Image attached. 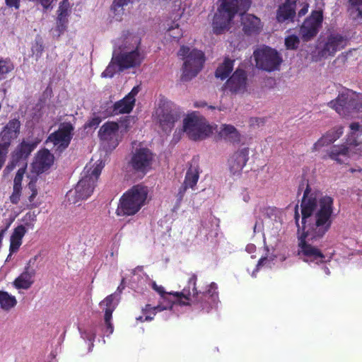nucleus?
<instances>
[{"label": "nucleus", "mask_w": 362, "mask_h": 362, "mask_svg": "<svg viewBox=\"0 0 362 362\" xmlns=\"http://www.w3.org/2000/svg\"><path fill=\"white\" fill-rule=\"evenodd\" d=\"M35 271L29 266L13 281L14 286L18 288L28 289L34 283Z\"/></svg>", "instance_id": "obj_26"}, {"label": "nucleus", "mask_w": 362, "mask_h": 362, "mask_svg": "<svg viewBox=\"0 0 362 362\" xmlns=\"http://www.w3.org/2000/svg\"><path fill=\"white\" fill-rule=\"evenodd\" d=\"M132 0H114L111 6V10L115 13L119 9L123 10V6L127 5Z\"/></svg>", "instance_id": "obj_43"}, {"label": "nucleus", "mask_w": 362, "mask_h": 362, "mask_svg": "<svg viewBox=\"0 0 362 362\" xmlns=\"http://www.w3.org/2000/svg\"><path fill=\"white\" fill-rule=\"evenodd\" d=\"M165 309L164 307L160 305L151 306L150 304H146L144 307L145 312L153 310V315H155L156 313L160 312Z\"/></svg>", "instance_id": "obj_46"}, {"label": "nucleus", "mask_w": 362, "mask_h": 362, "mask_svg": "<svg viewBox=\"0 0 362 362\" xmlns=\"http://www.w3.org/2000/svg\"><path fill=\"white\" fill-rule=\"evenodd\" d=\"M118 71L119 66L112 59V62L106 67L105 70L102 73V76L105 78H112Z\"/></svg>", "instance_id": "obj_35"}, {"label": "nucleus", "mask_w": 362, "mask_h": 362, "mask_svg": "<svg viewBox=\"0 0 362 362\" xmlns=\"http://www.w3.org/2000/svg\"><path fill=\"white\" fill-rule=\"evenodd\" d=\"M168 35L174 40H179L182 36V30L178 23L172 22L171 25L168 28Z\"/></svg>", "instance_id": "obj_33"}, {"label": "nucleus", "mask_w": 362, "mask_h": 362, "mask_svg": "<svg viewBox=\"0 0 362 362\" xmlns=\"http://www.w3.org/2000/svg\"><path fill=\"white\" fill-rule=\"evenodd\" d=\"M21 123L17 118L10 119L0 132V170L3 168L8 148L21 132Z\"/></svg>", "instance_id": "obj_8"}, {"label": "nucleus", "mask_w": 362, "mask_h": 362, "mask_svg": "<svg viewBox=\"0 0 362 362\" xmlns=\"http://www.w3.org/2000/svg\"><path fill=\"white\" fill-rule=\"evenodd\" d=\"M294 219H295V222L298 226V233L299 235L302 233V226L300 227L299 225L300 215L298 214L297 208L296 209Z\"/></svg>", "instance_id": "obj_54"}, {"label": "nucleus", "mask_w": 362, "mask_h": 362, "mask_svg": "<svg viewBox=\"0 0 362 362\" xmlns=\"http://www.w3.org/2000/svg\"><path fill=\"white\" fill-rule=\"evenodd\" d=\"M249 148L243 147L235 151L228 158V164L233 175H240L249 160Z\"/></svg>", "instance_id": "obj_15"}, {"label": "nucleus", "mask_w": 362, "mask_h": 362, "mask_svg": "<svg viewBox=\"0 0 362 362\" xmlns=\"http://www.w3.org/2000/svg\"><path fill=\"white\" fill-rule=\"evenodd\" d=\"M206 105V103H204V102H200V103H195V107H204Z\"/></svg>", "instance_id": "obj_57"}, {"label": "nucleus", "mask_w": 362, "mask_h": 362, "mask_svg": "<svg viewBox=\"0 0 362 362\" xmlns=\"http://www.w3.org/2000/svg\"><path fill=\"white\" fill-rule=\"evenodd\" d=\"M209 108L211 109V110H215L216 109V107L214 106H212V105L209 106Z\"/></svg>", "instance_id": "obj_61"}, {"label": "nucleus", "mask_w": 362, "mask_h": 362, "mask_svg": "<svg viewBox=\"0 0 362 362\" xmlns=\"http://www.w3.org/2000/svg\"><path fill=\"white\" fill-rule=\"evenodd\" d=\"M104 165L100 162L93 169L86 166L81 180L75 187V202L88 199L93 192Z\"/></svg>", "instance_id": "obj_7"}, {"label": "nucleus", "mask_w": 362, "mask_h": 362, "mask_svg": "<svg viewBox=\"0 0 362 362\" xmlns=\"http://www.w3.org/2000/svg\"><path fill=\"white\" fill-rule=\"evenodd\" d=\"M264 122V119L259 117H251L249 121L250 125L251 127L259 126L260 124H262Z\"/></svg>", "instance_id": "obj_50"}, {"label": "nucleus", "mask_w": 362, "mask_h": 362, "mask_svg": "<svg viewBox=\"0 0 362 362\" xmlns=\"http://www.w3.org/2000/svg\"><path fill=\"white\" fill-rule=\"evenodd\" d=\"M349 2L358 11V16L362 17V0H349Z\"/></svg>", "instance_id": "obj_45"}, {"label": "nucleus", "mask_w": 362, "mask_h": 362, "mask_svg": "<svg viewBox=\"0 0 362 362\" xmlns=\"http://www.w3.org/2000/svg\"><path fill=\"white\" fill-rule=\"evenodd\" d=\"M156 113L160 126L165 132H171L175 123L180 118L177 111L168 107H160Z\"/></svg>", "instance_id": "obj_17"}, {"label": "nucleus", "mask_w": 362, "mask_h": 362, "mask_svg": "<svg viewBox=\"0 0 362 362\" xmlns=\"http://www.w3.org/2000/svg\"><path fill=\"white\" fill-rule=\"evenodd\" d=\"M323 11L314 10L300 27V35L303 42L313 40L318 34L323 22Z\"/></svg>", "instance_id": "obj_13"}, {"label": "nucleus", "mask_w": 362, "mask_h": 362, "mask_svg": "<svg viewBox=\"0 0 362 362\" xmlns=\"http://www.w3.org/2000/svg\"><path fill=\"white\" fill-rule=\"evenodd\" d=\"M177 54L185 61L181 79L183 81H188L195 77L202 69L205 62L204 53L201 50L190 49L189 47L182 45Z\"/></svg>", "instance_id": "obj_5"}, {"label": "nucleus", "mask_w": 362, "mask_h": 362, "mask_svg": "<svg viewBox=\"0 0 362 362\" xmlns=\"http://www.w3.org/2000/svg\"><path fill=\"white\" fill-rule=\"evenodd\" d=\"M116 293H112L105 298L100 303V305H104V323L105 327V332L109 335L113 333L114 326L112 322V313L116 309L117 303H115Z\"/></svg>", "instance_id": "obj_19"}, {"label": "nucleus", "mask_w": 362, "mask_h": 362, "mask_svg": "<svg viewBox=\"0 0 362 362\" xmlns=\"http://www.w3.org/2000/svg\"><path fill=\"white\" fill-rule=\"evenodd\" d=\"M7 6L12 8L14 7L16 9L20 8L21 0H5Z\"/></svg>", "instance_id": "obj_51"}, {"label": "nucleus", "mask_w": 362, "mask_h": 362, "mask_svg": "<svg viewBox=\"0 0 362 362\" xmlns=\"http://www.w3.org/2000/svg\"><path fill=\"white\" fill-rule=\"evenodd\" d=\"M119 130V124L115 122H107L102 125L98 136L102 141H110L116 137Z\"/></svg>", "instance_id": "obj_27"}, {"label": "nucleus", "mask_w": 362, "mask_h": 362, "mask_svg": "<svg viewBox=\"0 0 362 362\" xmlns=\"http://www.w3.org/2000/svg\"><path fill=\"white\" fill-rule=\"evenodd\" d=\"M142 312L144 315H145V320L146 321H151L153 319L154 315H153V310L151 311H144V308L142 309Z\"/></svg>", "instance_id": "obj_55"}, {"label": "nucleus", "mask_w": 362, "mask_h": 362, "mask_svg": "<svg viewBox=\"0 0 362 362\" xmlns=\"http://www.w3.org/2000/svg\"><path fill=\"white\" fill-rule=\"evenodd\" d=\"M199 177L198 167L191 165L187 170L183 184L188 187L194 188L196 186Z\"/></svg>", "instance_id": "obj_30"}, {"label": "nucleus", "mask_w": 362, "mask_h": 362, "mask_svg": "<svg viewBox=\"0 0 362 362\" xmlns=\"http://www.w3.org/2000/svg\"><path fill=\"white\" fill-rule=\"evenodd\" d=\"M136 320H139V321H141V322H144V321H146V320H145V318L144 319L143 316H140V317H137V318H136Z\"/></svg>", "instance_id": "obj_60"}, {"label": "nucleus", "mask_w": 362, "mask_h": 362, "mask_svg": "<svg viewBox=\"0 0 362 362\" xmlns=\"http://www.w3.org/2000/svg\"><path fill=\"white\" fill-rule=\"evenodd\" d=\"M134 105L133 100H130L124 96L122 99L115 102L106 110L105 116L111 117L120 114H129L132 111Z\"/></svg>", "instance_id": "obj_23"}, {"label": "nucleus", "mask_w": 362, "mask_h": 362, "mask_svg": "<svg viewBox=\"0 0 362 362\" xmlns=\"http://www.w3.org/2000/svg\"><path fill=\"white\" fill-rule=\"evenodd\" d=\"M68 21V18L57 16L56 30L58 31V36H60L66 30Z\"/></svg>", "instance_id": "obj_37"}, {"label": "nucleus", "mask_w": 362, "mask_h": 362, "mask_svg": "<svg viewBox=\"0 0 362 362\" xmlns=\"http://www.w3.org/2000/svg\"><path fill=\"white\" fill-rule=\"evenodd\" d=\"M253 55L257 67L268 72L279 69L282 62L279 52L269 47L256 49Z\"/></svg>", "instance_id": "obj_11"}, {"label": "nucleus", "mask_w": 362, "mask_h": 362, "mask_svg": "<svg viewBox=\"0 0 362 362\" xmlns=\"http://www.w3.org/2000/svg\"><path fill=\"white\" fill-rule=\"evenodd\" d=\"M226 139H228L229 141L233 144H239L241 141V135L238 130H236V134H231L229 135Z\"/></svg>", "instance_id": "obj_48"}, {"label": "nucleus", "mask_w": 362, "mask_h": 362, "mask_svg": "<svg viewBox=\"0 0 362 362\" xmlns=\"http://www.w3.org/2000/svg\"><path fill=\"white\" fill-rule=\"evenodd\" d=\"M31 51L33 54L36 56L37 59L41 57L44 51V46L41 39L35 40V42L32 45Z\"/></svg>", "instance_id": "obj_38"}, {"label": "nucleus", "mask_w": 362, "mask_h": 362, "mask_svg": "<svg viewBox=\"0 0 362 362\" xmlns=\"http://www.w3.org/2000/svg\"><path fill=\"white\" fill-rule=\"evenodd\" d=\"M74 127L71 123H61L59 129L48 136L45 144H53L54 151L62 153L69 147L74 136Z\"/></svg>", "instance_id": "obj_12"}, {"label": "nucleus", "mask_w": 362, "mask_h": 362, "mask_svg": "<svg viewBox=\"0 0 362 362\" xmlns=\"http://www.w3.org/2000/svg\"><path fill=\"white\" fill-rule=\"evenodd\" d=\"M347 38L340 34H330L327 36L319 54L322 57L334 56L335 53L344 49L347 45Z\"/></svg>", "instance_id": "obj_14"}, {"label": "nucleus", "mask_w": 362, "mask_h": 362, "mask_svg": "<svg viewBox=\"0 0 362 362\" xmlns=\"http://www.w3.org/2000/svg\"><path fill=\"white\" fill-rule=\"evenodd\" d=\"M28 189L30 191V194L29 195L28 200L29 202L31 204H33L34 199L37 195V189L35 182L33 180L30 181L29 183L28 184Z\"/></svg>", "instance_id": "obj_42"}, {"label": "nucleus", "mask_w": 362, "mask_h": 362, "mask_svg": "<svg viewBox=\"0 0 362 362\" xmlns=\"http://www.w3.org/2000/svg\"><path fill=\"white\" fill-rule=\"evenodd\" d=\"M300 44V40L295 35H288L285 39V45L288 49H296Z\"/></svg>", "instance_id": "obj_36"}, {"label": "nucleus", "mask_w": 362, "mask_h": 362, "mask_svg": "<svg viewBox=\"0 0 362 362\" xmlns=\"http://www.w3.org/2000/svg\"><path fill=\"white\" fill-rule=\"evenodd\" d=\"M14 66L9 59L0 58V80L13 69Z\"/></svg>", "instance_id": "obj_32"}, {"label": "nucleus", "mask_w": 362, "mask_h": 362, "mask_svg": "<svg viewBox=\"0 0 362 362\" xmlns=\"http://www.w3.org/2000/svg\"><path fill=\"white\" fill-rule=\"evenodd\" d=\"M189 187L182 183V185L179 188V190H178V192L176 195L177 197V202L178 203H180L181 201L182 200L185 194V192L187 191V189H188Z\"/></svg>", "instance_id": "obj_47"}, {"label": "nucleus", "mask_w": 362, "mask_h": 362, "mask_svg": "<svg viewBox=\"0 0 362 362\" xmlns=\"http://www.w3.org/2000/svg\"><path fill=\"white\" fill-rule=\"evenodd\" d=\"M17 304L16 297L6 291H0V306L4 310H9Z\"/></svg>", "instance_id": "obj_31"}, {"label": "nucleus", "mask_w": 362, "mask_h": 362, "mask_svg": "<svg viewBox=\"0 0 362 362\" xmlns=\"http://www.w3.org/2000/svg\"><path fill=\"white\" fill-rule=\"evenodd\" d=\"M234 61L229 58H226L223 62L220 64L215 71V76L221 80L226 79L233 69Z\"/></svg>", "instance_id": "obj_29"}, {"label": "nucleus", "mask_w": 362, "mask_h": 362, "mask_svg": "<svg viewBox=\"0 0 362 362\" xmlns=\"http://www.w3.org/2000/svg\"><path fill=\"white\" fill-rule=\"evenodd\" d=\"M183 129L193 141L204 140L212 133V127L206 119L197 112L187 115L183 121Z\"/></svg>", "instance_id": "obj_6"}, {"label": "nucleus", "mask_w": 362, "mask_h": 362, "mask_svg": "<svg viewBox=\"0 0 362 362\" xmlns=\"http://www.w3.org/2000/svg\"><path fill=\"white\" fill-rule=\"evenodd\" d=\"M324 269H325V273H326L327 274H330V272H329V268H328V267H325Z\"/></svg>", "instance_id": "obj_59"}, {"label": "nucleus", "mask_w": 362, "mask_h": 362, "mask_svg": "<svg viewBox=\"0 0 362 362\" xmlns=\"http://www.w3.org/2000/svg\"><path fill=\"white\" fill-rule=\"evenodd\" d=\"M251 2V0H221L212 23L214 33L216 35L221 34L228 28L238 11L245 12L248 10ZM240 25L246 36H257L263 28L260 18L246 13H240Z\"/></svg>", "instance_id": "obj_2"}, {"label": "nucleus", "mask_w": 362, "mask_h": 362, "mask_svg": "<svg viewBox=\"0 0 362 362\" xmlns=\"http://www.w3.org/2000/svg\"><path fill=\"white\" fill-rule=\"evenodd\" d=\"M309 4L308 3H304L303 4V7L300 8V10L298 13V16L299 18H301L304 16L308 11Z\"/></svg>", "instance_id": "obj_53"}, {"label": "nucleus", "mask_w": 362, "mask_h": 362, "mask_svg": "<svg viewBox=\"0 0 362 362\" xmlns=\"http://www.w3.org/2000/svg\"><path fill=\"white\" fill-rule=\"evenodd\" d=\"M113 60L119 66V71L139 66L141 63V57L138 49L122 54H119L113 57Z\"/></svg>", "instance_id": "obj_16"}, {"label": "nucleus", "mask_w": 362, "mask_h": 362, "mask_svg": "<svg viewBox=\"0 0 362 362\" xmlns=\"http://www.w3.org/2000/svg\"><path fill=\"white\" fill-rule=\"evenodd\" d=\"M22 187H13V192L9 199L13 204H18L21 196Z\"/></svg>", "instance_id": "obj_41"}, {"label": "nucleus", "mask_w": 362, "mask_h": 362, "mask_svg": "<svg viewBox=\"0 0 362 362\" xmlns=\"http://www.w3.org/2000/svg\"><path fill=\"white\" fill-rule=\"evenodd\" d=\"M153 288L158 292L162 297H164L167 293L165 291L162 286H158L155 282L153 283Z\"/></svg>", "instance_id": "obj_52"}, {"label": "nucleus", "mask_w": 362, "mask_h": 362, "mask_svg": "<svg viewBox=\"0 0 362 362\" xmlns=\"http://www.w3.org/2000/svg\"><path fill=\"white\" fill-rule=\"evenodd\" d=\"M351 147L346 144L334 145L327 151V156L338 164H346L350 158Z\"/></svg>", "instance_id": "obj_21"}, {"label": "nucleus", "mask_w": 362, "mask_h": 362, "mask_svg": "<svg viewBox=\"0 0 362 362\" xmlns=\"http://www.w3.org/2000/svg\"><path fill=\"white\" fill-rule=\"evenodd\" d=\"M247 76L245 71L238 69L226 81L224 88L232 93H243L246 90Z\"/></svg>", "instance_id": "obj_18"}, {"label": "nucleus", "mask_w": 362, "mask_h": 362, "mask_svg": "<svg viewBox=\"0 0 362 362\" xmlns=\"http://www.w3.org/2000/svg\"><path fill=\"white\" fill-rule=\"evenodd\" d=\"M27 233V229L23 225H19L13 229L10 237L9 254L6 258L8 260L13 254L16 253L23 243V238Z\"/></svg>", "instance_id": "obj_24"}, {"label": "nucleus", "mask_w": 362, "mask_h": 362, "mask_svg": "<svg viewBox=\"0 0 362 362\" xmlns=\"http://www.w3.org/2000/svg\"><path fill=\"white\" fill-rule=\"evenodd\" d=\"M53 163L54 156L48 149L44 148L38 151L34 163V168L37 173H42L49 169Z\"/></svg>", "instance_id": "obj_25"}, {"label": "nucleus", "mask_w": 362, "mask_h": 362, "mask_svg": "<svg viewBox=\"0 0 362 362\" xmlns=\"http://www.w3.org/2000/svg\"><path fill=\"white\" fill-rule=\"evenodd\" d=\"M237 129L231 125V124H223L221 131L220 134L222 137H223L225 139L231 134H236Z\"/></svg>", "instance_id": "obj_40"}, {"label": "nucleus", "mask_w": 362, "mask_h": 362, "mask_svg": "<svg viewBox=\"0 0 362 362\" xmlns=\"http://www.w3.org/2000/svg\"><path fill=\"white\" fill-rule=\"evenodd\" d=\"M70 13V4L69 0H62L59 5L57 16L69 18Z\"/></svg>", "instance_id": "obj_34"}, {"label": "nucleus", "mask_w": 362, "mask_h": 362, "mask_svg": "<svg viewBox=\"0 0 362 362\" xmlns=\"http://www.w3.org/2000/svg\"><path fill=\"white\" fill-rule=\"evenodd\" d=\"M148 190L141 185L133 186L119 199L116 209L118 216H127L136 214L144 205L147 199Z\"/></svg>", "instance_id": "obj_4"}, {"label": "nucleus", "mask_w": 362, "mask_h": 362, "mask_svg": "<svg viewBox=\"0 0 362 362\" xmlns=\"http://www.w3.org/2000/svg\"><path fill=\"white\" fill-rule=\"evenodd\" d=\"M101 118L100 117H94L89 119L84 125L85 129L87 128H96L101 122Z\"/></svg>", "instance_id": "obj_44"}, {"label": "nucleus", "mask_w": 362, "mask_h": 362, "mask_svg": "<svg viewBox=\"0 0 362 362\" xmlns=\"http://www.w3.org/2000/svg\"><path fill=\"white\" fill-rule=\"evenodd\" d=\"M154 154L149 148L139 147L132 151L129 166L134 173L144 176L152 168Z\"/></svg>", "instance_id": "obj_10"}, {"label": "nucleus", "mask_w": 362, "mask_h": 362, "mask_svg": "<svg viewBox=\"0 0 362 362\" xmlns=\"http://www.w3.org/2000/svg\"><path fill=\"white\" fill-rule=\"evenodd\" d=\"M349 171H350L351 173H355V172H359V173H361V172L362 171V169H361V168H359L358 169L351 168V169L349 170Z\"/></svg>", "instance_id": "obj_58"}, {"label": "nucleus", "mask_w": 362, "mask_h": 362, "mask_svg": "<svg viewBox=\"0 0 362 362\" xmlns=\"http://www.w3.org/2000/svg\"><path fill=\"white\" fill-rule=\"evenodd\" d=\"M350 132L347 135L346 142L350 147H356L360 144L358 138L362 135V126L358 122H352L350 125Z\"/></svg>", "instance_id": "obj_28"}, {"label": "nucleus", "mask_w": 362, "mask_h": 362, "mask_svg": "<svg viewBox=\"0 0 362 362\" xmlns=\"http://www.w3.org/2000/svg\"><path fill=\"white\" fill-rule=\"evenodd\" d=\"M38 144L39 141L23 139L11 151L10 160L6 169L11 171L17 166L27 168L28 159Z\"/></svg>", "instance_id": "obj_9"}, {"label": "nucleus", "mask_w": 362, "mask_h": 362, "mask_svg": "<svg viewBox=\"0 0 362 362\" xmlns=\"http://www.w3.org/2000/svg\"><path fill=\"white\" fill-rule=\"evenodd\" d=\"M197 276L193 274L188 281V288H185L181 292L169 293L177 298L179 304L193 305L197 309L209 313L216 307L218 302V286L216 283H211L205 291H197L196 283Z\"/></svg>", "instance_id": "obj_3"}, {"label": "nucleus", "mask_w": 362, "mask_h": 362, "mask_svg": "<svg viewBox=\"0 0 362 362\" xmlns=\"http://www.w3.org/2000/svg\"><path fill=\"white\" fill-rule=\"evenodd\" d=\"M305 185L306 188L300 204L302 233L298 237V253L304 262L323 263L325 262V255L309 242L322 238L330 229L334 214V199L325 195L317 200L315 197L310 196L311 188L308 180L302 182L299 190Z\"/></svg>", "instance_id": "obj_1"}, {"label": "nucleus", "mask_w": 362, "mask_h": 362, "mask_svg": "<svg viewBox=\"0 0 362 362\" xmlns=\"http://www.w3.org/2000/svg\"><path fill=\"white\" fill-rule=\"evenodd\" d=\"M296 0H285L276 11V21L281 23L293 22L296 14Z\"/></svg>", "instance_id": "obj_20"}, {"label": "nucleus", "mask_w": 362, "mask_h": 362, "mask_svg": "<svg viewBox=\"0 0 362 362\" xmlns=\"http://www.w3.org/2000/svg\"><path fill=\"white\" fill-rule=\"evenodd\" d=\"M139 92V87L138 86H134L132 89V90L126 95V97L127 98H129L130 100H133V103L135 104V102H136L135 97L138 94Z\"/></svg>", "instance_id": "obj_49"}, {"label": "nucleus", "mask_w": 362, "mask_h": 362, "mask_svg": "<svg viewBox=\"0 0 362 362\" xmlns=\"http://www.w3.org/2000/svg\"><path fill=\"white\" fill-rule=\"evenodd\" d=\"M267 260V257H261L258 262H257V269H259V267H262L264 262Z\"/></svg>", "instance_id": "obj_56"}, {"label": "nucleus", "mask_w": 362, "mask_h": 362, "mask_svg": "<svg viewBox=\"0 0 362 362\" xmlns=\"http://www.w3.org/2000/svg\"><path fill=\"white\" fill-rule=\"evenodd\" d=\"M343 133V127L338 126L333 127L330 130L327 131L313 144V151H318L322 147L327 146L331 144H333L341 136Z\"/></svg>", "instance_id": "obj_22"}, {"label": "nucleus", "mask_w": 362, "mask_h": 362, "mask_svg": "<svg viewBox=\"0 0 362 362\" xmlns=\"http://www.w3.org/2000/svg\"><path fill=\"white\" fill-rule=\"evenodd\" d=\"M19 169L18 170L14 180H13V187H22L21 183L23 178V175L25 173L27 168H24L23 166H18Z\"/></svg>", "instance_id": "obj_39"}]
</instances>
